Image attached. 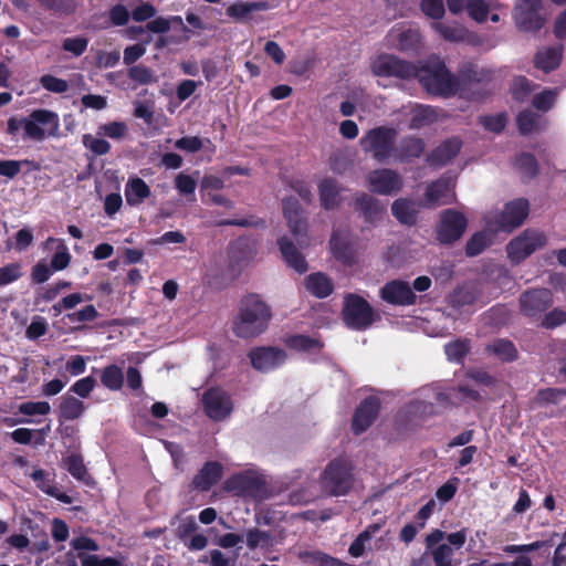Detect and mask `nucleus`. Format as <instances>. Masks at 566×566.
I'll list each match as a JSON object with an SVG mask.
<instances>
[{
  "label": "nucleus",
  "instance_id": "f257e3e1",
  "mask_svg": "<svg viewBox=\"0 0 566 566\" xmlns=\"http://www.w3.org/2000/svg\"><path fill=\"white\" fill-rule=\"evenodd\" d=\"M479 399L480 394L468 386L442 389L439 385H429L420 388L417 398L399 410L397 419L402 426H409L433 415L436 406H455Z\"/></svg>",
  "mask_w": 566,
  "mask_h": 566
},
{
  "label": "nucleus",
  "instance_id": "f03ea898",
  "mask_svg": "<svg viewBox=\"0 0 566 566\" xmlns=\"http://www.w3.org/2000/svg\"><path fill=\"white\" fill-rule=\"evenodd\" d=\"M273 313L271 306L258 293L242 296L238 313L232 318V332L242 339L262 335L269 327Z\"/></svg>",
  "mask_w": 566,
  "mask_h": 566
},
{
  "label": "nucleus",
  "instance_id": "7ed1b4c3",
  "mask_svg": "<svg viewBox=\"0 0 566 566\" xmlns=\"http://www.w3.org/2000/svg\"><path fill=\"white\" fill-rule=\"evenodd\" d=\"M430 94L449 97L460 91V81L452 74L439 56H430L417 67L416 77Z\"/></svg>",
  "mask_w": 566,
  "mask_h": 566
},
{
  "label": "nucleus",
  "instance_id": "20e7f679",
  "mask_svg": "<svg viewBox=\"0 0 566 566\" xmlns=\"http://www.w3.org/2000/svg\"><path fill=\"white\" fill-rule=\"evenodd\" d=\"M467 537L465 528L449 534L439 528L432 530L424 538V556L430 557L434 566H458L454 554L463 547Z\"/></svg>",
  "mask_w": 566,
  "mask_h": 566
},
{
  "label": "nucleus",
  "instance_id": "39448f33",
  "mask_svg": "<svg viewBox=\"0 0 566 566\" xmlns=\"http://www.w3.org/2000/svg\"><path fill=\"white\" fill-rule=\"evenodd\" d=\"M323 493L329 496L347 494L354 485L352 464L344 459L331 461L319 476Z\"/></svg>",
  "mask_w": 566,
  "mask_h": 566
},
{
  "label": "nucleus",
  "instance_id": "423d86ee",
  "mask_svg": "<svg viewBox=\"0 0 566 566\" xmlns=\"http://www.w3.org/2000/svg\"><path fill=\"white\" fill-rule=\"evenodd\" d=\"M342 319L353 331H366L376 319L371 305L356 293H347L343 300Z\"/></svg>",
  "mask_w": 566,
  "mask_h": 566
},
{
  "label": "nucleus",
  "instance_id": "0eeeda50",
  "mask_svg": "<svg viewBox=\"0 0 566 566\" xmlns=\"http://www.w3.org/2000/svg\"><path fill=\"white\" fill-rule=\"evenodd\" d=\"M397 130L387 126H378L369 129L360 139V145L366 153H371L378 161H385L394 155Z\"/></svg>",
  "mask_w": 566,
  "mask_h": 566
},
{
  "label": "nucleus",
  "instance_id": "6e6552de",
  "mask_svg": "<svg viewBox=\"0 0 566 566\" xmlns=\"http://www.w3.org/2000/svg\"><path fill=\"white\" fill-rule=\"evenodd\" d=\"M329 250L333 258L345 266H353L359 258V239L348 228L332 231Z\"/></svg>",
  "mask_w": 566,
  "mask_h": 566
},
{
  "label": "nucleus",
  "instance_id": "1a4fd4ad",
  "mask_svg": "<svg viewBox=\"0 0 566 566\" xmlns=\"http://www.w3.org/2000/svg\"><path fill=\"white\" fill-rule=\"evenodd\" d=\"M24 138L43 140L46 136H57L60 119L56 113L49 109H34L28 117H23Z\"/></svg>",
  "mask_w": 566,
  "mask_h": 566
},
{
  "label": "nucleus",
  "instance_id": "9d476101",
  "mask_svg": "<svg viewBox=\"0 0 566 566\" xmlns=\"http://www.w3.org/2000/svg\"><path fill=\"white\" fill-rule=\"evenodd\" d=\"M545 244L546 235L543 232L526 229L510 241L506 252L513 263H520Z\"/></svg>",
  "mask_w": 566,
  "mask_h": 566
},
{
  "label": "nucleus",
  "instance_id": "9b49d317",
  "mask_svg": "<svg viewBox=\"0 0 566 566\" xmlns=\"http://www.w3.org/2000/svg\"><path fill=\"white\" fill-rule=\"evenodd\" d=\"M415 63L401 60L392 54H381L371 63V71L377 76L397 77L400 80H411L417 75Z\"/></svg>",
  "mask_w": 566,
  "mask_h": 566
},
{
  "label": "nucleus",
  "instance_id": "f8f14e48",
  "mask_svg": "<svg viewBox=\"0 0 566 566\" xmlns=\"http://www.w3.org/2000/svg\"><path fill=\"white\" fill-rule=\"evenodd\" d=\"M468 227L465 216L454 209L441 212L440 221L436 228L437 240L441 244H452L458 241Z\"/></svg>",
  "mask_w": 566,
  "mask_h": 566
},
{
  "label": "nucleus",
  "instance_id": "ddd939ff",
  "mask_svg": "<svg viewBox=\"0 0 566 566\" xmlns=\"http://www.w3.org/2000/svg\"><path fill=\"white\" fill-rule=\"evenodd\" d=\"M264 488L263 475L253 469L245 470L230 476L226 489L241 496L259 497Z\"/></svg>",
  "mask_w": 566,
  "mask_h": 566
},
{
  "label": "nucleus",
  "instance_id": "4468645a",
  "mask_svg": "<svg viewBox=\"0 0 566 566\" xmlns=\"http://www.w3.org/2000/svg\"><path fill=\"white\" fill-rule=\"evenodd\" d=\"M521 313L531 318H538L553 304V293L549 289H530L524 291L518 298Z\"/></svg>",
  "mask_w": 566,
  "mask_h": 566
},
{
  "label": "nucleus",
  "instance_id": "2eb2a0df",
  "mask_svg": "<svg viewBox=\"0 0 566 566\" xmlns=\"http://www.w3.org/2000/svg\"><path fill=\"white\" fill-rule=\"evenodd\" d=\"M201 402L206 415L214 421L227 419L233 408L230 396L221 388L208 389L203 394Z\"/></svg>",
  "mask_w": 566,
  "mask_h": 566
},
{
  "label": "nucleus",
  "instance_id": "dca6fc26",
  "mask_svg": "<svg viewBox=\"0 0 566 566\" xmlns=\"http://www.w3.org/2000/svg\"><path fill=\"white\" fill-rule=\"evenodd\" d=\"M541 0H520L515 7L514 19L516 27L522 31H538L544 25L541 17Z\"/></svg>",
  "mask_w": 566,
  "mask_h": 566
},
{
  "label": "nucleus",
  "instance_id": "f3484780",
  "mask_svg": "<svg viewBox=\"0 0 566 566\" xmlns=\"http://www.w3.org/2000/svg\"><path fill=\"white\" fill-rule=\"evenodd\" d=\"M382 301L390 305L409 306L416 304L417 296L408 282L391 280L379 291Z\"/></svg>",
  "mask_w": 566,
  "mask_h": 566
},
{
  "label": "nucleus",
  "instance_id": "a211bd4d",
  "mask_svg": "<svg viewBox=\"0 0 566 566\" xmlns=\"http://www.w3.org/2000/svg\"><path fill=\"white\" fill-rule=\"evenodd\" d=\"M367 181L373 192L385 196L398 192L403 185L400 175L388 168L371 171Z\"/></svg>",
  "mask_w": 566,
  "mask_h": 566
},
{
  "label": "nucleus",
  "instance_id": "6ab92c4d",
  "mask_svg": "<svg viewBox=\"0 0 566 566\" xmlns=\"http://www.w3.org/2000/svg\"><path fill=\"white\" fill-rule=\"evenodd\" d=\"M379 411V401L375 397L366 398L357 407L353 417V430L359 434L367 430L376 419Z\"/></svg>",
  "mask_w": 566,
  "mask_h": 566
},
{
  "label": "nucleus",
  "instance_id": "aec40b11",
  "mask_svg": "<svg viewBox=\"0 0 566 566\" xmlns=\"http://www.w3.org/2000/svg\"><path fill=\"white\" fill-rule=\"evenodd\" d=\"M462 142L458 137L448 138L427 155L426 161L431 167H442L458 156Z\"/></svg>",
  "mask_w": 566,
  "mask_h": 566
},
{
  "label": "nucleus",
  "instance_id": "412c9836",
  "mask_svg": "<svg viewBox=\"0 0 566 566\" xmlns=\"http://www.w3.org/2000/svg\"><path fill=\"white\" fill-rule=\"evenodd\" d=\"M283 214L287 221L290 231L294 237L304 235L307 230V224L303 218V210L300 201L296 198H286L282 202Z\"/></svg>",
  "mask_w": 566,
  "mask_h": 566
},
{
  "label": "nucleus",
  "instance_id": "4be33fe9",
  "mask_svg": "<svg viewBox=\"0 0 566 566\" xmlns=\"http://www.w3.org/2000/svg\"><path fill=\"white\" fill-rule=\"evenodd\" d=\"M530 203L524 198H518L507 202L501 214L502 224L510 229L520 227L527 218Z\"/></svg>",
  "mask_w": 566,
  "mask_h": 566
},
{
  "label": "nucleus",
  "instance_id": "5701e85b",
  "mask_svg": "<svg viewBox=\"0 0 566 566\" xmlns=\"http://www.w3.org/2000/svg\"><path fill=\"white\" fill-rule=\"evenodd\" d=\"M424 149L426 144L422 138L408 135L402 137L398 145L395 146L392 156L400 163H408L412 159L420 158Z\"/></svg>",
  "mask_w": 566,
  "mask_h": 566
},
{
  "label": "nucleus",
  "instance_id": "b1692460",
  "mask_svg": "<svg viewBox=\"0 0 566 566\" xmlns=\"http://www.w3.org/2000/svg\"><path fill=\"white\" fill-rule=\"evenodd\" d=\"M256 253L255 242L248 237H239L230 242L229 259L230 262L237 266H242L249 263Z\"/></svg>",
  "mask_w": 566,
  "mask_h": 566
},
{
  "label": "nucleus",
  "instance_id": "393cba45",
  "mask_svg": "<svg viewBox=\"0 0 566 566\" xmlns=\"http://www.w3.org/2000/svg\"><path fill=\"white\" fill-rule=\"evenodd\" d=\"M277 245L284 261L295 272L303 274L308 270L305 256L287 237H281L277 239Z\"/></svg>",
  "mask_w": 566,
  "mask_h": 566
},
{
  "label": "nucleus",
  "instance_id": "a878e982",
  "mask_svg": "<svg viewBox=\"0 0 566 566\" xmlns=\"http://www.w3.org/2000/svg\"><path fill=\"white\" fill-rule=\"evenodd\" d=\"M355 210L359 211L366 223L373 224L384 213L385 209L374 197L361 192L355 198Z\"/></svg>",
  "mask_w": 566,
  "mask_h": 566
},
{
  "label": "nucleus",
  "instance_id": "bb28decb",
  "mask_svg": "<svg viewBox=\"0 0 566 566\" xmlns=\"http://www.w3.org/2000/svg\"><path fill=\"white\" fill-rule=\"evenodd\" d=\"M342 188L336 179L324 178L318 184L321 206L325 210H334L340 203Z\"/></svg>",
  "mask_w": 566,
  "mask_h": 566
},
{
  "label": "nucleus",
  "instance_id": "cd10ccee",
  "mask_svg": "<svg viewBox=\"0 0 566 566\" xmlns=\"http://www.w3.org/2000/svg\"><path fill=\"white\" fill-rule=\"evenodd\" d=\"M563 59V46H547L538 50L534 56V66L545 73L556 70Z\"/></svg>",
  "mask_w": 566,
  "mask_h": 566
},
{
  "label": "nucleus",
  "instance_id": "c85d7f7f",
  "mask_svg": "<svg viewBox=\"0 0 566 566\" xmlns=\"http://www.w3.org/2000/svg\"><path fill=\"white\" fill-rule=\"evenodd\" d=\"M271 8L268 1H253V2H234L230 4L226 14L237 22H243L251 19V13L255 11H266Z\"/></svg>",
  "mask_w": 566,
  "mask_h": 566
},
{
  "label": "nucleus",
  "instance_id": "c756f323",
  "mask_svg": "<svg viewBox=\"0 0 566 566\" xmlns=\"http://www.w3.org/2000/svg\"><path fill=\"white\" fill-rule=\"evenodd\" d=\"M53 247H55L56 251L50 262L51 269L53 271H63L70 265L72 255L63 239L50 237L43 243V248L46 250Z\"/></svg>",
  "mask_w": 566,
  "mask_h": 566
},
{
  "label": "nucleus",
  "instance_id": "7c9ffc66",
  "mask_svg": "<svg viewBox=\"0 0 566 566\" xmlns=\"http://www.w3.org/2000/svg\"><path fill=\"white\" fill-rule=\"evenodd\" d=\"M151 195L146 181L139 177L129 178L125 185V199L128 206L135 207L143 203Z\"/></svg>",
  "mask_w": 566,
  "mask_h": 566
},
{
  "label": "nucleus",
  "instance_id": "2f4dec72",
  "mask_svg": "<svg viewBox=\"0 0 566 566\" xmlns=\"http://www.w3.org/2000/svg\"><path fill=\"white\" fill-rule=\"evenodd\" d=\"M306 290L317 298H325L334 291V284L329 276L323 272H315L305 277Z\"/></svg>",
  "mask_w": 566,
  "mask_h": 566
},
{
  "label": "nucleus",
  "instance_id": "473e14b6",
  "mask_svg": "<svg viewBox=\"0 0 566 566\" xmlns=\"http://www.w3.org/2000/svg\"><path fill=\"white\" fill-rule=\"evenodd\" d=\"M432 29L439 33V35L449 42H469L471 33L464 27L457 23H444V22H433L431 24Z\"/></svg>",
  "mask_w": 566,
  "mask_h": 566
},
{
  "label": "nucleus",
  "instance_id": "72a5a7b5",
  "mask_svg": "<svg viewBox=\"0 0 566 566\" xmlns=\"http://www.w3.org/2000/svg\"><path fill=\"white\" fill-rule=\"evenodd\" d=\"M222 467L218 462H208L193 478V485L201 491H208L221 478Z\"/></svg>",
  "mask_w": 566,
  "mask_h": 566
},
{
  "label": "nucleus",
  "instance_id": "f704fd0d",
  "mask_svg": "<svg viewBox=\"0 0 566 566\" xmlns=\"http://www.w3.org/2000/svg\"><path fill=\"white\" fill-rule=\"evenodd\" d=\"M460 91L471 83H483L491 80V72L479 69L473 63H465L459 70Z\"/></svg>",
  "mask_w": 566,
  "mask_h": 566
},
{
  "label": "nucleus",
  "instance_id": "c9c22d12",
  "mask_svg": "<svg viewBox=\"0 0 566 566\" xmlns=\"http://www.w3.org/2000/svg\"><path fill=\"white\" fill-rule=\"evenodd\" d=\"M514 167L522 174L523 178L533 179L539 174L538 161L531 153H521L514 158Z\"/></svg>",
  "mask_w": 566,
  "mask_h": 566
},
{
  "label": "nucleus",
  "instance_id": "e433bc0d",
  "mask_svg": "<svg viewBox=\"0 0 566 566\" xmlns=\"http://www.w3.org/2000/svg\"><path fill=\"white\" fill-rule=\"evenodd\" d=\"M392 216L403 224L412 226L417 221V212L407 199H397L391 206Z\"/></svg>",
  "mask_w": 566,
  "mask_h": 566
},
{
  "label": "nucleus",
  "instance_id": "4c0bfd02",
  "mask_svg": "<svg viewBox=\"0 0 566 566\" xmlns=\"http://www.w3.org/2000/svg\"><path fill=\"white\" fill-rule=\"evenodd\" d=\"M380 531V525L375 523L368 525L367 528L361 532L355 541L350 544L348 548V553L353 557H360L364 555L366 551V544L371 541V538Z\"/></svg>",
  "mask_w": 566,
  "mask_h": 566
},
{
  "label": "nucleus",
  "instance_id": "58836bf2",
  "mask_svg": "<svg viewBox=\"0 0 566 566\" xmlns=\"http://www.w3.org/2000/svg\"><path fill=\"white\" fill-rule=\"evenodd\" d=\"M22 166H28L30 168V170H39L40 169V165L34 160L6 159V160H0V176L7 177L9 179H13L20 174Z\"/></svg>",
  "mask_w": 566,
  "mask_h": 566
},
{
  "label": "nucleus",
  "instance_id": "ea45409f",
  "mask_svg": "<svg viewBox=\"0 0 566 566\" xmlns=\"http://www.w3.org/2000/svg\"><path fill=\"white\" fill-rule=\"evenodd\" d=\"M99 317V313L94 305L90 304L81 310L67 313L65 318L72 324H78L75 329H81L86 323H92Z\"/></svg>",
  "mask_w": 566,
  "mask_h": 566
},
{
  "label": "nucleus",
  "instance_id": "a19ab883",
  "mask_svg": "<svg viewBox=\"0 0 566 566\" xmlns=\"http://www.w3.org/2000/svg\"><path fill=\"white\" fill-rule=\"evenodd\" d=\"M45 11L53 12L59 15H71L76 10L75 0H35Z\"/></svg>",
  "mask_w": 566,
  "mask_h": 566
},
{
  "label": "nucleus",
  "instance_id": "79ce46f5",
  "mask_svg": "<svg viewBox=\"0 0 566 566\" xmlns=\"http://www.w3.org/2000/svg\"><path fill=\"white\" fill-rule=\"evenodd\" d=\"M127 76L137 85L154 84L158 81L155 72L144 64L129 66L127 70Z\"/></svg>",
  "mask_w": 566,
  "mask_h": 566
},
{
  "label": "nucleus",
  "instance_id": "37998d69",
  "mask_svg": "<svg viewBox=\"0 0 566 566\" xmlns=\"http://www.w3.org/2000/svg\"><path fill=\"white\" fill-rule=\"evenodd\" d=\"M421 42V35L418 30L407 28L401 30L397 35V46L400 51H416Z\"/></svg>",
  "mask_w": 566,
  "mask_h": 566
},
{
  "label": "nucleus",
  "instance_id": "c03bdc74",
  "mask_svg": "<svg viewBox=\"0 0 566 566\" xmlns=\"http://www.w3.org/2000/svg\"><path fill=\"white\" fill-rule=\"evenodd\" d=\"M285 345L290 349L302 350V352H306V350H311V349L321 350L322 346H323L318 339L312 338V337L305 336V335H298V334L289 336L285 339Z\"/></svg>",
  "mask_w": 566,
  "mask_h": 566
},
{
  "label": "nucleus",
  "instance_id": "a18cd8bd",
  "mask_svg": "<svg viewBox=\"0 0 566 566\" xmlns=\"http://www.w3.org/2000/svg\"><path fill=\"white\" fill-rule=\"evenodd\" d=\"M449 192V182L446 179H438L430 182L426 188V200L428 203L436 206Z\"/></svg>",
  "mask_w": 566,
  "mask_h": 566
},
{
  "label": "nucleus",
  "instance_id": "49530a36",
  "mask_svg": "<svg viewBox=\"0 0 566 566\" xmlns=\"http://www.w3.org/2000/svg\"><path fill=\"white\" fill-rule=\"evenodd\" d=\"M254 369L268 373L284 364L285 356H248Z\"/></svg>",
  "mask_w": 566,
  "mask_h": 566
},
{
  "label": "nucleus",
  "instance_id": "de8ad7c7",
  "mask_svg": "<svg viewBox=\"0 0 566 566\" xmlns=\"http://www.w3.org/2000/svg\"><path fill=\"white\" fill-rule=\"evenodd\" d=\"M102 382L111 390H118L124 382V374L122 368L111 365L103 370Z\"/></svg>",
  "mask_w": 566,
  "mask_h": 566
},
{
  "label": "nucleus",
  "instance_id": "09e8293b",
  "mask_svg": "<svg viewBox=\"0 0 566 566\" xmlns=\"http://www.w3.org/2000/svg\"><path fill=\"white\" fill-rule=\"evenodd\" d=\"M60 409L64 419L75 420L83 415L85 407L83 401L74 397H66L63 399Z\"/></svg>",
  "mask_w": 566,
  "mask_h": 566
},
{
  "label": "nucleus",
  "instance_id": "8fccbe9b",
  "mask_svg": "<svg viewBox=\"0 0 566 566\" xmlns=\"http://www.w3.org/2000/svg\"><path fill=\"white\" fill-rule=\"evenodd\" d=\"M247 545L250 549L270 547L272 545V535L268 531L251 528L247 532Z\"/></svg>",
  "mask_w": 566,
  "mask_h": 566
},
{
  "label": "nucleus",
  "instance_id": "3c124183",
  "mask_svg": "<svg viewBox=\"0 0 566 566\" xmlns=\"http://www.w3.org/2000/svg\"><path fill=\"white\" fill-rule=\"evenodd\" d=\"M490 238L486 232H475L465 244V254L470 258L481 254L489 245Z\"/></svg>",
  "mask_w": 566,
  "mask_h": 566
},
{
  "label": "nucleus",
  "instance_id": "603ef678",
  "mask_svg": "<svg viewBox=\"0 0 566 566\" xmlns=\"http://www.w3.org/2000/svg\"><path fill=\"white\" fill-rule=\"evenodd\" d=\"M539 115L528 109L520 112L516 118L518 130L522 135L532 134L538 125Z\"/></svg>",
  "mask_w": 566,
  "mask_h": 566
},
{
  "label": "nucleus",
  "instance_id": "864d4df0",
  "mask_svg": "<svg viewBox=\"0 0 566 566\" xmlns=\"http://www.w3.org/2000/svg\"><path fill=\"white\" fill-rule=\"evenodd\" d=\"M534 90V84L525 76H517L512 84V96L516 101H524Z\"/></svg>",
  "mask_w": 566,
  "mask_h": 566
},
{
  "label": "nucleus",
  "instance_id": "5fc2aeb1",
  "mask_svg": "<svg viewBox=\"0 0 566 566\" xmlns=\"http://www.w3.org/2000/svg\"><path fill=\"white\" fill-rule=\"evenodd\" d=\"M465 9L469 17L479 23L488 19L489 6L484 0H468Z\"/></svg>",
  "mask_w": 566,
  "mask_h": 566
},
{
  "label": "nucleus",
  "instance_id": "6e6d98bb",
  "mask_svg": "<svg viewBox=\"0 0 566 566\" xmlns=\"http://www.w3.org/2000/svg\"><path fill=\"white\" fill-rule=\"evenodd\" d=\"M22 276L19 262L8 263L0 268V287L18 281Z\"/></svg>",
  "mask_w": 566,
  "mask_h": 566
},
{
  "label": "nucleus",
  "instance_id": "4d7b16f0",
  "mask_svg": "<svg viewBox=\"0 0 566 566\" xmlns=\"http://www.w3.org/2000/svg\"><path fill=\"white\" fill-rule=\"evenodd\" d=\"M41 86L52 93L62 94L69 90V83L66 80L56 77L51 74H45L40 77Z\"/></svg>",
  "mask_w": 566,
  "mask_h": 566
},
{
  "label": "nucleus",
  "instance_id": "13d9d810",
  "mask_svg": "<svg viewBox=\"0 0 566 566\" xmlns=\"http://www.w3.org/2000/svg\"><path fill=\"white\" fill-rule=\"evenodd\" d=\"M83 145L96 156L106 155L111 150V144L107 140L95 138L90 134L83 136Z\"/></svg>",
  "mask_w": 566,
  "mask_h": 566
},
{
  "label": "nucleus",
  "instance_id": "bf43d9fd",
  "mask_svg": "<svg viewBox=\"0 0 566 566\" xmlns=\"http://www.w3.org/2000/svg\"><path fill=\"white\" fill-rule=\"evenodd\" d=\"M69 473L76 480H84L86 475V469L83 463V459L77 454H70L64 460Z\"/></svg>",
  "mask_w": 566,
  "mask_h": 566
},
{
  "label": "nucleus",
  "instance_id": "052dcab7",
  "mask_svg": "<svg viewBox=\"0 0 566 566\" xmlns=\"http://www.w3.org/2000/svg\"><path fill=\"white\" fill-rule=\"evenodd\" d=\"M19 412L25 416H44L51 410L46 401H27L19 406Z\"/></svg>",
  "mask_w": 566,
  "mask_h": 566
},
{
  "label": "nucleus",
  "instance_id": "680f3d73",
  "mask_svg": "<svg viewBox=\"0 0 566 566\" xmlns=\"http://www.w3.org/2000/svg\"><path fill=\"white\" fill-rule=\"evenodd\" d=\"M175 187L181 196H193L197 188V181L190 175L179 172L175 178Z\"/></svg>",
  "mask_w": 566,
  "mask_h": 566
},
{
  "label": "nucleus",
  "instance_id": "e2e57ef3",
  "mask_svg": "<svg viewBox=\"0 0 566 566\" xmlns=\"http://www.w3.org/2000/svg\"><path fill=\"white\" fill-rule=\"evenodd\" d=\"M421 11L429 18L440 20L444 15L443 0H421Z\"/></svg>",
  "mask_w": 566,
  "mask_h": 566
},
{
  "label": "nucleus",
  "instance_id": "0e129e2a",
  "mask_svg": "<svg viewBox=\"0 0 566 566\" xmlns=\"http://www.w3.org/2000/svg\"><path fill=\"white\" fill-rule=\"evenodd\" d=\"M556 101V93L552 90H545L533 97L532 105L541 111H549Z\"/></svg>",
  "mask_w": 566,
  "mask_h": 566
},
{
  "label": "nucleus",
  "instance_id": "69168bd1",
  "mask_svg": "<svg viewBox=\"0 0 566 566\" xmlns=\"http://www.w3.org/2000/svg\"><path fill=\"white\" fill-rule=\"evenodd\" d=\"M481 125L492 133H501L506 125L505 114L486 115L480 118Z\"/></svg>",
  "mask_w": 566,
  "mask_h": 566
},
{
  "label": "nucleus",
  "instance_id": "338daca9",
  "mask_svg": "<svg viewBox=\"0 0 566 566\" xmlns=\"http://www.w3.org/2000/svg\"><path fill=\"white\" fill-rule=\"evenodd\" d=\"M109 22L114 27L126 25L129 21L130 13L124 4H115L108 11Z\"/></svg>",
  "mask_w": 566,
  "mask_h": 566
},
{
  "label": "nucleus",
  "instance_id": "774afa93",
  "mask_svg": "<svg viewBox=\"0 0 566 566\" xmlns=\"http://www.w3.org/2000/svg\"><path fill=\"white\" fill-rule=\"evenodd\" d=\"M565 322L566 312L560 308H553L544 315L541 325L545 328L552 329L563 325Z\"/></svg>",
  "mask_w": 566,
  "mask_h": 566
}]
</instances>
